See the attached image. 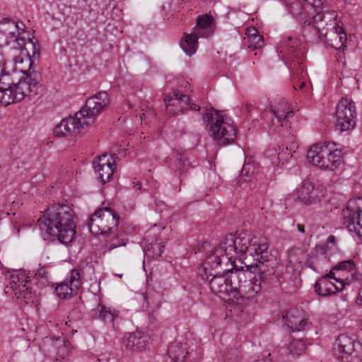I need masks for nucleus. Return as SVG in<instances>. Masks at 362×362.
Segmentation results:
<instances>
[{
	"instance_id": "41",
	"label": "nucleus",
	"mask_w": 362,
	"mask_h": 362,
	"mask_svg": "<svg viewBox=\"0 0 362 362\" xmlns=\"http://www.w3.org/2000/svg\"><path fill=\"white\" fill-rule=\"evenodd\" d=\"M295 146L291 147L288 148V147H286L285 148H283L281 152H280L278 155V159L279 160V163H281L282 164L288 162L290 158L293 156V153H295Z\"/></svg>"
},
{
	"instance_id": "60",
	"label": "nucleus",
	"mask_w": 362,
	"mask_h": 362,
	"mask_svg": "<svg viewBox=\"0 0 362 362\" xmlns=\"http://www.w3.org/2000/svg\"><path fill=\"white\" fill-rule=\"evenodd\" d=\"M118 277L122 278V274H116Z\"/></svg>"
},
{
	"instance_id": "12",
	"label": "nucleus",
	"mask_w": 362,
	"mask_h": 362,
	"mask_svg": "<svg viewBox=\"0 0 362 362\" xmlns=\"http://www.w3.org/2000/svg\"><path fill=\"white\" fill-rule=\"evenodd\" d=\"M343 215L346 227L362 240V198L349 200Z\"/></svg>"
},
{
	"instance_id": "10",
	"label": "nucleus",
	"mask_w": 362,
	"mask_h": 362,
	"mask_svg": "<svg viewBox=\"0 0 362 362\" xmlns=\"http://www.w3.org/2000/svg\"><path fill=\"white\" fill-rule=\"evenodd\" d=\"M29 276L22 269L15 270L10 275L9 285L5 288V293L13 294L16 298L23 300L25 303L32 301L33 293Z\"/></svg>"
},
{
	"instance_id": "31",
	"label": "nucleus",
	"mask_w": 362,
	"mask_h": 362,
	"mask_svg": "<svg viewBox=\"0 0 362 362\" xmlns=\"http://www.w3.org/2000/svg\"><path fill=\"white\" fill-rule=\"evenodd\" d=\"M288 261L293 265L308 262V254L300 247H296L288 251Z\"/></svg>"
},
{
	"instance_id": "4",
	"label": "nucleus",
	"mask_w": 362,
	"mask_h": 362,
	"mask_svg": "<svg viewBox=\"0 0 362 362\" xmlns=\"http://www.w3.org/2000/svg\"><path fill=\"white\" fill-rule=\"evenodd\" d=\"M281 53L290 71L295 90L303 89L305 86L307 73L305 69V49L297 38L288 37L282 43Z\"/></svg>"
},
{
	"instance_id": "29",
	"label": "nucleus",
	"mask_w": 362,
	"mask_h": 362,
	"mask_svg": "<svg viewBox=\"0 0 362 362\" xmlns=\"http://www.w3.org/2000/svg\"><path fill=\"white\" fill-rule=\"evenodd\" d=\"M91 315L93 318H98L105 322H112L117 313L112 312L110 309H107L105 306L98 305L96 309L91 310Z\"/></svg>"
},
{
	"instance_id": "18",
	"label": "nucleus",
	"mask_w": 362,
	"mask_h": 362,
	"mask_svg": "<svg viewBox=\"0 0 362 362\" xmlns=\"http://www.w3.org/2000/svg\"><path fill=\"white\" fill-rule=\"evenodd\" d=\"M80 273L76 269L71 271L70 276L55 288V293L61 298H70L81 286Z\"/></svg>"
},
{
	"instance_id": "20",
	"label": "nucleus",
	"mask_w": 362,
	"mask_h": 362,
	"mask_svg": "<svg viewBox=\"0 0 362 362\" xmlns=\"http://www.w3.org/2000/svg\"><path fill=\"white\" fill-rule=\"evenodd\" d=\"M148 344V336L139 330L127 333L123 337V345L127 350L133 352L145 350Z\"/></svg>"
},
{
	"instance_id": "8",
	"label": "nucleus",
	"mask_w": 362,
	"mask_h": 362,
	"mask_svg": "<svg viewBox=\"0 0 362 362\" xmlns=\"http://www.w3.org/2000/svg\"><path fill=\"white\" fill-rule=\"evenodd\" d=\"M213 21L214 19L211 16L206 14L199 16L194 31L190 34H185L180 40V45L188 56H192L196 52L199 37H208L212 35Z\"/></svg>"
},
{
	"instance_id": "53",
	"label": "nucleus",
	"mask_w": 362,
	"mask_h": 362,
	"mask_svg": "<svg viewBox=\"0 0 362 362\" xmlns=\"http://www.w3.org/2000/svg\"><path fill=\"white\" fill-rule=\"evenodd\" d=\"M297 228H298V231H300L302 233H303L305 232V226L303 225L298 224Z\"/></svg>"
},
{
	"instance_id": "30",
	"label": "nucleus",
	"mask_w": 362,
	"mask_h": 362,
	"mask_svg": "<svg viewBox=\"0 0 362 362\" xmlns=\"http://www.w3.org/2000/svg\"><path fill=\"white\" fill-rule=\"evenodd\" d=\"M336 128L340 132L352 129L356 126V121L354 115H336Z\"/></svg>"
},
{
	"instance_id": "22",
	"label": "nucleus",
	"mask_w": 362,
	"mask_h": 362,
	"mask_svg": "<svg viewBox=\"0 0 362 362\" xmlns=\"http://www.w3.org/2000/svg\"><path fill=\"white\" fill-rule=\"evenodd\" d=\"M323 35L322 43L326 46L335 49H344L346 47L347 37L342 27L337 25L332 28H327Z\"/></svg>"
},
{
	"instance_id": "49",
	"label": "nucleus",
	"mask_w": 362,
	"mask_h": 362,
	"mask_svg": "<svg viewBox=\"0 0 362 362\" xmlns=\"http://www.w3.org/2000/svg\"><path fill=\"white\" fill-rule=\"evenodd\" d=\"M126 244L124 242H121V243H111L109 246H108V250H111L112 249H115L116 247H118L119 246H124Z\"/></svg>"
},
{
	"instance_id": "13",
	"label": "nucleus",
	"mask_w": 362,
	"mask_h": 362,
	"mask_svg": "<svg viewBox=\"0 0 362 362\" xmlns=\"http://www.w3.org/2000/svg\"><path fill=\"white\" fill-rule=\"evenodd\" d=\"M334 349L335 354L341 362H361L358 349L361 344L351 337L341 334L337 339Z\"/></svg>"
},
{
	"instance_id": "33",
	"label": "nucleus",
	"mask_w": 362,
	"mask_h": 362,
	"mask_svg": "<svg viewBox=\"0 0 362 362\" xmlns=\"http://www.w3.org/2000/svg\"><path fill=\"white\" fill-rule=\"evenodd\" d=\"M18 83H13L12 90L8 93V96L5 97V104L8 105L22 100L26 96L23 90L19 88Z\"/></svg>"
},
{
	"instance_id": "34",
	"label": "nucleus",
	"mask_w": 362,
	"mask_h": 362,
	"mask_svg": "<svg viewBox=\"0 0 362 362\" xmlns=\"http://www.w3.org/2000/svg\"><path fill=\"white\" fill-rule=\"evenodd\" d=\"M355 103L348 98H342L337 104L335 113H356Z\"/></svg>"
},
{
	"instance_id": "44",
	"label": "nucleus",
	"mask_w": 362,
	"mask_h": 362,
	"mask_svg": "<svg viewBox=\"0 0 362 362\" xmlns=\"http://www.w3.org/2000/svg\"><path fill=\"white\" fill-rule=\"evenodd\" d=\"M272 125L274 127H284L287 126L286 120L289 115H270Z\"/></svg>"
},
{
	"instance_id": "24",
	"label": "nucleus",
	"mask_w": 362,
	"mask_h": 362,
	"mask_svg": "<svg viewBox=\"0 0 362 362\" xmlns=\"http://www.w3.org/2000/svg\"><path fill=\"white\" fill-rule=\"evenodd\" d=\"M282 317L284 324L293 332L303 330L307 325V322L303 317V310L297 308H291L283 314Z\"/></svg>"
},
{
	"instance_id": "54",
	"label": "nucleus",
	"mask_w": 362,
	"mask_h": 362,
	"mask_svg": "<svg viewBox=\"0 0 362 362\" xmlns=\"http://www.w3.org/2000/svg\"><path fill=\"white\" fill-rule=\"evenodd\" d=\"M246 110L247 112H252L255 110L254 106L251 104H248L246 105Z\"/></svg>"
},
{
	"instance_id": "47",
	"label": "nucleus",
	"mask_w": 362,
	"mask_h": 362,
	"mask_svg": "<svg viewBox=\"0 0 362 362\" xmlns=\"http://www.w3.org/2000/svg\"><path fill=\"white\" fill-rule=\"evenodd\" d=\"M12 85L10 83H1L0 82V93H2L1 97L2 103H5V97H8L9 92L12 90Z\"/></svg>"
},
{
	"instance_id": "32",
	"label": "nucleus",
	"mask_w": 362,
	"mask_h": 362,
	"mask_svg": "<svg viewBox=\"0 0 362 362\" xmlns=\"http://www.w3.org/2000/svg\"><path fill=\"white\" fill-rule=\"evenodd\" d=\"M70 352V344L64 337H59L57 349L52 358L56 361L64 359Z\"/></svg>"
},
{
	"instance_id": "26",
	"label": "nucleus",
	"mask_w": 362,
	"mask_h": 362,
	"mask_svg": "<svg viewBox=\"0 0 362 362\" xmlns=\"http://www.w3.org/2000/svg\"><path fill=\"white\" fill-rule=\"evenodd\" d=\"M288 11L295 17L298 18L300 23L308 19L313 13L309 8L305 9V2L303 0H283Z\"/></svg>"
},
{
	"instance_id": "50",
	"label": "nucleus",
	"mask_w": 362,
	"mask_h": 362,
	"mask_svg": "<svg viewBox=\"0 0 362 362\" xmlns=\"http://www.w3.org/2000/svg\"><path fill=\"white\" fill-rule=\"evenodd\" d=\"M222 112H223V111H221V110H216L213 107L210 106L209 108L206 107V112L204 113H216V114H218V113H222Z\"/></svg>"
},
{
	"instance_id": "7",
	"label": "nucleus",
	"mask_w": 362,
	"mask_h": 362,
	"mask_svg": "<svg viewBox=\"0 0 362 362\" xmlns=\"http://www.w3.org/2000/svg\"><path fill=\"white\" fill-rule=\"evenodd\" d=\"M308 163L320 168L335 170L342 163L341 151L332 150L329 144L313 145L307 153Z\"/></svg>"
},
{
	"instance_id": "37",
	"label": "nucleus",
	"mask_w": 362,
	"mask_h": 362,
	"mask_svg": "<svg viewBox=\"0 0 362 362\" xmlns=\"http://www.w3.org/2000/svg\"><path fill=\"white\" fill-rule=\"evenodd\" d=\"M239 359V351L235 349H230L221 354L218 358V362H238Z\"/></svg>"
},
{
	"instance_id": "21",
	"label": "nucleus",
	"mask_w": 362,
	"mask_h": 362,
	"mask_svg": "<svg viewBox=\"0 0 362 362\" xmlns=\"http://www.w3.org/2000/svg\"><path fill=\"white\" fill-rule=\"evenodd\" d=\"M325 8L326 6L323 5L318 11H315V13L310 16V18H312V22L317 23L324 31H326L327 28H332L338 25L337 23V12Z\"/></svg>"
},
{
	"instance_id": "56",
	"label": "nucleus",
	"mask_w": 362,
	"mask_h": 362,
	"mask_svg": "<svg viewBox=\"0 0 362 362\" xmlns=\"http://www.w3.org/2000/svg\"><path fill=\"white\" fill-rule=\"evenodd\" d=\"M248 41L250 42L249 47L253 48V45L257 41V40H248Z\"/></svg>"
},
{
	"instance_id": "40",
	"label": "nucleus",
	"mask_w": 362,
	"mask_h": 362,
	"mask_svg": "<svg viewBox=\"0 0 362 362\" xmlns=\"http://www.w3.org/2000/svg\"><path fill=\"white\" fill-rule=\"evenodd\" d=\"M256 173H257L256 164L252 162L245 161L241 170V176L243 177H251Z\"/></svg>"
},
{
	"instance_id": "38",
	"label": "nucleus",
	"mask_w": 362,
	"mask_h": 362,
	"mask_svg": "<svg viewBox=\"0 0 362 362\" xmlns=\"http://www.w3.org/2000/svg\"><path fill=\"white\" fill-rule=\"evenodd\" d=\"M163 247V243L156 242L145 247L144 252L148 257L158 258L161 256Z\"/></svg>"
},
{
	"instance_id": "46",
	"label": "nucleus",
	"mask_w": 362,
	"mask_h": 362,
	"mask_svg": "<svg viewBox=\"0 0 362 362\" xmlns=\"http://www.w3.org/2000/svg\"><path fill=\"white\" fill-rule=\"evenodd\" d=\"M0 82L1 83H10L12 85L14 83L9 73L6 72L4 68V64H1L0 62Z\"/></svg>"
},
{
	"instance_id": "43",
	"label": "nucleus",
	"mask_w": 362,
	"mask_h": 362,
	"mask_svg": "<svg viewBox=\"0 0 362 362\" xmlns=\"http://www.w3.org/2000/svg\"><path fill=\"white\" fill-rule=\"evenodd\" d=\"M248 40H257V41L253 45V49H258L261 47L263 44V38L258 34V32L255 28H252L248 30Z\"/></svg>"
},
{
	"instance_id": "27",
	"label": "nucleus",
	"mask_w": 362,
	"mask_h": 362,
	"mask_svg": "<svg viewBox=\"0 0 362 362\" xmlns=\"http://www.w3.org/2000/svg\"><path fill=\"white\" fill-rule=\"evenodd\" d=\"M328 261L327 256V247L324 245H317L308 254V263L312 268L324 264Z\"/></svg>"
},
{
	"instance_id": "25",
	"label": "nucleus",
	"mask_w": 362,
	"mask_h": 362,
	"mask_svg": "<svg viewBox=\"0 0 362 362\" xmlns=\"http://www.w3.org/2000/svg\"><path fill=\"white\" fill-rule=\"evenodd\" d=\"M302 35L305 40L311 43L322 42L325 31L317 23L312 22L310 17L302 23Z\"/></svg>"
},
{
	"instance_id": "14",
	"label": "nucleus",
	"mask_w": 362,
	"mask_h": 362,
	"mask_svg": "<svg viewBox=\"0 0 362 362\" xmlns=\"http://www.w3.org/2000/svg\"><path fill=\"white\" fill-rule=\"evenodd\" d=\"M164 101L168 113H179L187 110L197 112L201 110L199 105L189 102V96L177 90L165 96Z\"/></svg>"
},
{
	"instance_id": "5",
	"label": "nucleus",
	"mask_w": 362,
	"mask_h": 362,
	"mask_svg": "<svg viewBox=\"0 0 362 362\" xmlns=\"http://www.w3.org/2000/svg\"><path fill=\"white\" fill-rule=\"evenodd\" d=\"M211 136L221 146L235 141L237 129L227 115H203Z\"/></svg>"
},
{
	"instance_id": "2",
	"label": "nucleus",
	"mask_w": 362,
	"mask_h": 362,
	"mask_svg": "<svg viewBox=\"0 0 362 362\" xmlns=\"http://www.w3.org/2000/svg\"><path fill=\"white\" fill-rule=\"evenodd\" d=\"M245 259L253 258L255 262L249 265L251 268H256L257 273L255 274L250 270L235 269L231 277L235 281V294L234 298L237 300L246 298L253 300L259 296L262 290V283L270 282L275 274V270L271 263L269 262V252H267V259L260 261L257 259L255 255H250L248 253L244 254Z\"/></svg>"
},
{
	"instance_id": "1",
	"label": "nucleus",
	"mask_w": 362,
	"mask_h": 362,
	"mask_svg": "<svg viewBox=\"0 0 362 362\" xmlns=\"http://www.w3.org/2000/svg\"><path fill=\"white\" fill-rule=\"evenodd\" d=\"M268 244L265 238L243 232L238 236L229 234L207 255L199 267L198 273L203 280L209 281L211 291L234 298L235 281L231 277L235 269V259L238 254L255 255L260 261L267 259Z\"/></svg>"
},
{
	"instance_id": "11",
	"label": "nucleus",
	"mask_w": 362,
	"mask_h": 362,
	"mask_svg": "<svg viewBox=\"0 0 362 362\" xmlns=\"http://www.w3.org/2000/svg\"><path fill=\"white\" fill-rule=\"evenodd\" d=\"M95 115H69L54 129L56 136L64 137L78 133L81 129L95 120Z\"/></svg>"
},
{
	"instance_id": "17",
	"label": "nucleus",
	"mask_w": 362,
	"mask_h": 362,
	"mask_svg": "<svg viewBox=\"0 0 362 362\" xmlns=\"http://www.w3.org/2000/svg\"><path fill=\"white\" fill-rule=\"evenodd\" d=\"M21 63H25L28 66V69H21V71L24 76L17 83L20 89L23 90L25 95L33 91L39 82L40 74L33 67V62L30 57H27L25 59L21 61Z\"/></svg>"
},
{
	"instance_id": "16",
	"label": "nucleus",
	"mask_w": 362,
	"mask_h": 362,
	"mask_svg": "<svg viewBox=\"0 0 362 362\" xmlns=\"http://www.w3.org/2000/svg\"><path fill=\"white\" fill-rule=\"evenodd\" d=\"M344 287V281L334 277L332 271L322 276L315 285V292L322 296H327L341 291Z\"/></svg>"
},
{
	"instance_id": "35",
	"label": "nucleus",
	"mask_w": 362,
	"mask_h": 362,
	"mask_svg": "<svg viewBox=\"0 0 362 362\" xmlns=\"http://www.w3.org/2000/svg\"><path fill=\"white\" fill-rule=\"evenodd\" d=\"M306 344L303 339H292L288 345V350L292 356H300L305 352Z\"/></svg>"
},
{
	"instance_id": "19",
	"label": "nucleus",
	"mask_w": 362,
	"mask_h": 362,
	"mask_svg": "<svg viewBox=\"0 0 362 362\" xmlns=\"http://www.w3.org/2000/svg\"><path fill=\"white\" fill-rule=\"evenodd\" d=\"M110 103L107 92L100 91L88 98L85 105L75 113H100V112L105 110Z\"/></svg>"
},
{
	"instance_id": "52",
	"label": "nucleus",
	"mask_w": 362,
	"mask_h": 362,
	"mask_svg": "<svg viewBox=\"0 0 362 362\" xmlns=\"http://www.w3.org/2000/svg\"><path fill=\"white\" fill-rule=\"evenodd\" d=\"M336 242V238L333 235H330L327 238V243L334 244Z\"/></svg>"
},
{
	"instance_id": "36",
	"label": "nucleus",
	"mask_w": 362,
	"mask_h": 362,
	"mask_svg": "<svg viewBox=\"0 0 362 362\" xmlns=\"http://www.w3.org/2000/svg\"><path fill=\"white\" fill-rule=\"evenodd\" d=\"M57 341L58 338L54 339L53 337H47L43 339L40 346V349L50 358H52L57 349Z\"/></svg>"
},
{
	"instance_id": "39",
	"label": "nucleus",
	"mask_w": 362,
	"mask_h": 362,
	"mask_svg": "<svg viewBox=\"0 0 362 362\" xmlns=\"http://www.w3.org/2000/svg\"><path fill=\"white\" fill-rule=\"evenodd\" d=\"M271 111L272 113H294V110H291L290 105L284 98H281L274 107L272 106Z\"/></svg>"
},
{
	"instance_id": "45",
	"label": "nucleus",
	"mask_w": 362,
	"mask_h": 362,
	"mask_svg": "<svg viewBox=\"0 0 362 362\" xmlns=\"http://www.w3.org/2000/svg\"><path fill=\"white\" fill-rule=\"evenodd\" d=\"M177 168L181 173L185 172L189 166L188 158L184 154H180L177 158Z\"/></svg>"
},
{
	"instance_id": "15",
	"label": "nucleus",
	"mask_w": 362,
	"mask_h": 362,
	"mask_svg": "<svg viewBox=\"0 0 362 362\" xmlns=\"http://www.w3.org/2000/svg\"><path fill=\"white\" fill-rule=\"evenodd\" d=\"M325 192L326 189L323 186L304 181L298 189L297 199L305 205L315 204L321 201Z\"/></svg>"
},
{
	"instance_id": "42",
	"label": "nucleus",
	"mask_w": 362,
	"mask_h": 362,
	"mask_svg": "<svg viewBox=\"0 0 362 362\" xmlns=\"http://www.w3.org/2000/svg\"><path fill=\"white\" fill-rule=\"evenodd\" d=\"M355 268V263L352 259H348L341 261L336 264L334 267V270L348 271L352 272Z\"/></svg>"
},
{
	"instance_id": "6",
	"label": "nucleus",
	"mask_w": 362,
	"mask_h": 362,
	"mask_svg": "<svg viewBox=\"0 0 362 362\" xmlns=\"http://www.w3.org/2000/svg\"><path fill=\"white\" fill-rule=\"evenodd\" d=\"M0 34L5 37L7 45L13 43V47L18 49H26V45L31 46L33 54H38V49L29 33L25 30L22 22H16L11 18H4L0 21Z\"/></svg>"
},
{
	"instance_id": "23",
	"label": "nucleus",
	"mask_w": 362,
	"mask_h": 362,
	"mask_svg": "<svg viewBox=\"0 0 362 362\" xmlns=\"http://www.w3.org/2000/svg\"><path fill=\"white\" fill-rule=\"evenodd\" d=\"M93 165L95 173L98 175V179L100 180L102 184H105L110 180L115 165L110 162L107 154H103L95 158Z\"/></svg>"
},
{
	"instance_id": "9",
	"label": "nucleus",
	"mask_w": 362,
	"mask_h": 362,
	"mask_svg": "<svg viewBox=\"0 0 362 362\" xmlns=\"http://www.w3.org/2000/svg\"><path fill=\"white\" fill-rule=\"evenodd\" d=\"M119 217L109 208L97 210L90 218L88 226L95 235H107L116 229Z\"/></svg>"
},
{
	"instance_id": "48",
	"label": "nucleus",
	"mask_w": 362,
	"mask_h": 362,
	"mask_svg": "<svg viewBox=\"0 0 362 362\" xmlns=\"http://www.w3.org/2000/svg\"><path fill=\"white\" fill-rule=\"evenodd\" d=\"M46 271L43 268L35 272L34 275L38 279H42L46 277Z\"/></svg>"
},
{
	"instance_id": "28",
	"label": "nucleus",
	"mask_w": 362,
	"mask_h": 362,
	"mask_svg": "<svg viewBox=\"0 0 362 362\" xmlns=\"http://www.w3.org/2000/svg\"><path fill=\"white\" fill-rule=\"evenodd\" d=\"M168 354L172 362H185L189 354L188 346L186 344H173L168 349Z\"/></svg>"
},
{
	"instance_id": "3",
	"label": "nucleus",
	"mask_w": 362,
	"mask_h": 362,
	"mask_svg": "<svg viewBox=\"0 0 362 362\" xmlns=\"http://www.w3.org/2000/svg\"><path fill=\"white\" fill-rule=\"evenodd\" d=\"M74 212L70 206L54 204L48 208L37 220L40 230L48 236L57 238L63 243L71 242L74 238Z\"/></svg>"
},
{
	"instance_id": "57",
	"label": "nucleus",
	"mask_w": 362,
	"mask_h": 362,
	"mask_svg": "<svg viewBox=\"0 0 362 362\" xmlns=\"http://www.w3.org/2000/svg\"><path fill=\"white\" fill-rule=\"evenodd\" d=\"M255 362H272L270 361H265L264 359H258L257 361H255Z\"/></svg>"
},
{
	"instance_id": "55",
	"label": "nucleus",
	"mask_w": 362,
	"mask_h": 362,
	"mask_svg": "<svg viewBox=\"0 0 362 362\" xmlns=\"http://www.w3.org/2000/svg\"><path fill=\"white\" fill-rule=\"evenodd\" d=\"M358 302L361 305H362V289L358 293Z\"/></svg>"
},
{
	"instance_id": "58",
	"label": "nucleus",
	"mask_w": 362,
	"mask_h": 362,
	"mask_svg": "<svg viewBox=\"0 0 362 362\" xmlns=\"http://www.w3.org/2000/svg\"><path fill=\"white\" fill-rule=\"evenodd\" d=\"M114 157H115V158H117V156H115V155H113V157H112V158L113 159V162H112L113 163H115V158H114Z\"/></svg>"
},
{
	"instance_id": "59",
	"label": "nucleus",
	"mask_w": 362,
	"mask_h": 362,
	"mask_svg": "<svg viewBox=\"0 0 362 362\" xmlns=\"http://www.w3.org/2000/svg\"><path fill=\"white\" fill-rule=\"evenodd\" d=\"M114 157H115V158H117V156H115V155H113V157H112V158L113 159V162H112L113 163H115V158H114Z\"/></svg>"
},
{
	"instance_id": "51",
	"label": "nucleus",
	"mask_w": 362,
	"mask_h": 362,
	"mask_svg": "<svg viewBox=\"0 0 362 362\" xmlns=\"http://www.w3.org/2000/svg\"><path fill=\"white\" fill-rule=\"evenodd\" d=\"M133 187L136 189H141V182L139 181H137L136 182H134Z\"/></svg>"
}]
</instances>
